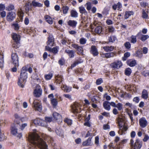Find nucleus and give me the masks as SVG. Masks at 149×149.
I'll return each mask as SVG.
<instances>
[{"mask_svg": "<svg viewBox=\"0 0 149 149\" xmlns=\"http://www.w3.org/2000/svg\"><path fill=\"white\" fill-rule=\"evenodd\" d=\"M103 105L104 108L106 110L109 111L111 109L110 102L108 101H104L103 104Z\"/></svg>", "mask_w": 149, "mask_h": 149, "instance_id": "nucleus-22", "label": "nucleus"}, {"mask_svg": "<svg viewBox=\"0 0 149 149\" xmlns=\"http://www.w3.org/2000/svg\"><path fill=\"white\" fill-rule=\"evenodd\" d=\"M139 33L136 36L132 35L130 37V42L131 43L134 44L137 41L136 38L137 36H138Z\"/></svg>", "mask_w": 149, "mask_h": 149, "instance_id": "nucleus-35", "label": "nucleus"}, {"mask_svg": "<svg viewBox=\"0 0 149 149\" xmlns=\"http://www.w3.org/2000/svg\"><path fill=\"white\" fill-rule=\"evenodd\" d=\"M128 129V127L127 126L125 125L122 127V129H119L120 130L118 132L119 134L122 135L125 134V132H126Z\"/></svg>", "mask_w": 149, "mask_h": 149, "instance_id": "nucleus-27", "label": "nucleus"}, {"mask_svg": "<svg viewBox=\"0 0 149 149\" xmlns=\"http://www.w3.org/2000/svg\"><path fill=\"white\" fill-rule=\"evenodd\" d=\"M139 98L138 97H135L133 99V101L136 103H138L139 102Z\"/></svg>", "mask_w": 149, "mask_h": 149, "instance_id": "nucleus-64", "label": "nucleus"}, {"mask_svg": "<svg viewBox=\"0 0 149 149\" xmlns=\"http://www.w3.org/2000/svg\"><path fill=\"white\" fill-rule=\"evenodd\" d=\"M33 122L36 125H40L42 126H46V122L44 120L39 119L36 118L33 120Z\"/></svg>", "mask_w": 149, "mask_h": 149, "instance_id": "nucleus-6", "label": "nucleus"}, {"mask_svg": "<svg viewBox=\"0 0 149 149\" xmlns=\"http://www.w3.org/2000/svg\"><path fill=\"white\" fill-rule=\"evenodd\" d=\"M5 139V137L3 133H1V130L0 129V141L3 140Z\"/></svg>", "mask_w": 149, "mask_h": 149, "instance_id": "nucleus-56", "label": "nucleus"}, {"mask_svg": "<svg viewBox=\"0 0 149 149\" xmlns=\"http://www.w3.org/2000/svg\"><path fill=\"white\" fill-rule=\"evenodd\" d=\"M48 40L47 42V44L48 46H53L54 41L53 37L51 35H49L48 38Z\"/></svg>", "mask_w": 149, "mask_h": 149, "instance_id": "nucleus-21", "label": "nucleus"}, {"mask_svg": "<svg viewBox=\"0 0 149 149\" xmlns=\"http://www.w3.org/2000/svg\"><path fill=\"white\" fill-rule=\"evenodd\" d=\"M19 127V123L11 127V133L12 134L18 137L19 139L22 136L21 132L18 131L17 128Z\"/></svg>", "mask_w": 149, "mask_h": 149, "instance_id": "nucleus-3", "label": "nucleus"}, {"mask_svg": "<svg viewBox=\"0 0 149 149\" xmlns=\"http://www.w3.org/2000/svg\"><path fill=\"white\" fill-rule=\"evenodd\" d=\"M139 123L141 127L144 128L147 125L148 122L145 118L142 117L139 120Z\"/></svg>", "mask_w": 149, "mask_h": 149, "instance_id": "nucleus-13", "label": "nucleus"}, {"mask_svg": "<svg viewBox=\"0 0 149 149\" xmlns=\"http://www.w3.org/2000/svg\"><path fill=\"white\" fill-rule=\"evenodd\" d=\"M33 6L35 7H41L42 4L38 2L33 1L32 2Z\"/></svg>", "mask_w": 149, "mask_h": 149, "instance_id": "nucleus-41", "label": "nucleus"}, {"mask_svg": "<svg viewBox=\"0 0 149 149\" xmlns=\"http://www.w3.org/2000/svg\"><path fill=\"white\" fill-rule=\"evenodd\" d=\"M117 108L118 110L120 111L123 109V105L120 103H118L116 104V107Z\"/></svg>", "mask_w": 149, "mask_h": 149, "instance_id": "nucleus-52", "label": "nucleus"}, {"mask_svg": "<svg viewBox=\"0 0 149 149\" xmlns=\"http://www.w3.org/2000/svg\"><path fill=\"white\" fill-rule=\"evenodd\" d=\"M124 45L126 49H129L130 48L131 45L130 43L128 42H125L124 44Z\"/></svg>", "mask_w": 149, "mask_h": 149, "instance_id": "nucleus-51", "label": "nucleus"}, {"mask_svg": "<svg viewBox=\"0 0 149 149\" xmlns=\"http://www.w3.org/2000/svg\"><path fill=\"white\" fill-rule=\"evenodd\" d=\"M130 55V54L129 52H127L125 53L124 55V57L122 58V59L125 61L126 60L127 58L129 57Z\"/></svg>", "mask_w": 149, "mask_h": 149, "instance_id": "nucleus-45", "label": "nucleus"}, {"mask_svg": "<svg viewBox=\"0 0 149 149\" xmlns=\"http://www.w3.org/2000/svg\"><path fill=\"white\" fill-rule=\"evenodd\" d=\"M11 59L13 63L15 66H19V58L17 54L13 53L11 54Z\"/></svg>", "mask_w": 149, "mask_h": 149, "instance_id": "nucleus-5", "label": "nucleus"}, {"mask_svg": "<svg viewBox=\"0 0 149 149\" xmlns=\"http://www.w3.org/2000/svg\"><path fill=\"white\" fill-rule=\"evenodd\" d=\"M136 56L139 58H141L143 56L142 52L139 51H137L136 53Z\"/></svg>", "mask_w": 149, "mask_h": 149, "instance_id": "nucleus-54", "label": "nucleus"}, {"mask_svg": "<svg viewBox=\"0 0 149 149\" xmlns=\"http://www.w3.org/2000/svg\"><path fill=\"white\" fill-rule=\"evenodd\" d=\"M63 13L64 14H66L68 13L69 10V7L67 6H63L62 7Z\"/></svg>", "mask_w": 149, "mask_h": 149, "instance_id": "nucleus-37", "label": "nucleus"}, {"mask_svg": "<svg viewBox=\"0 0 149 149\" xmlns=\"http://www.w3.org/2000/svg\"><path fill=\"white\" fill-rule=\"evenodd\" d=\"M134 14V13L133 11H126L125 12L124 15V18L125 19H127L131 15H133Z\"/></svg>", "mask_w": 149, "mask_h": 149, "instance_id": "nucleus-32", "label": "nucleus"}, {"mask_svg": "<svg viewBox=\"0 0 149 149\" xmlns=\"http://www.w3.org/2000/svg\"><path fill=\"white\" fill-rule=\"evenodd\" d=\"M142 143L139 139H137L133 146L134 149H140L142 146Z\"/></svg>", "mask_w": 149, "mask_h": 149, "instance_id": "nucleus-17", "label": "nucleus"}, {"mask_svg": "<svg viewBox=\"0 0 149 149\" xmlns=\"http://www.w3.org/2000/svg\"><path fill=\"white\" fill-rule=\"evenodd\" d=\"M92 138H89L86 141H84L83 143V145L84 146H88L91 145L92 143L91 141Z\"/></svg>", "mask_w": 149, "mask_h": 149, "instance_id": "nucleus-28", "label": "nucleus"}, {"mask_svg": "<svg viewBox=\"0 0 149 149\" xmlns=\"http://www.w3.org/2000/svg\"><path fill=\"white\" fill-rule=\"evenodd\" d=\"M148 93L147 91L145 89L143 90L142 92V97L144 99H146L148 98Z\"/></svg>", "mask_w": 149, "mask_h": 149, "instance_id": "nucleus-30", "label": "nucleus"}, {"mask_svg": "<svg viewBox=\"0 0 149 149\" xmlns=\"http://www.w3.org/2000/svg\"><path fill=\"white\" fill-rule=\"evenodd\" d=\"M149 139V136L148 135L145 134L144 135V138L143 139V140L144 142L147 141Z\"/></svg>", "mask_w": 149, "mask_h": 149, "instance_id": "nucleus-62", "label": "nucleus"}, {"mask_svg": "<svg viewBox=\"0 0 149 149\" xmlns=\"http://www.w3.org/2000/svg\"><path fill=\"white\" fill-rule=\"evenodd\" d=\"M114 47L112 46H105L103 47L104 51L107 52L112 51L114 49Z\"/></svg>", "mask_w": 149, "mask_h": 149, "instance_id": "nucleus-25", "label": "nucleus"}, {"mask_svg": "<svg viewBox=\"0 0 149 149\" xmlns=\"http://www.w3.org/2000/svg\"><path fill=\"white\" fill-rule=\"evenodd\" d=\"M103 82V80L102 78L96 80V84L97 85L100 84Z\"/></svg>", "mask_w": 149, "mask_h": 149, "instance_id": "nucleus-58", "label": "nucleus"}, {"mask_svg": "<svg viewBox=\"0 0 149 149\" xmlns=\"http://www.w3.org/2000/svg\"><path fill=\"white\" fill-rule=\"evenodd\" d=\"M70 13V16L72 17L76 18L78 17V13L74 9L71 10Z\"/></svg>", "mask_w": 149, "mask_h": 149, "instance_id": "nucleus-24", "label": "nucleus"}, {"mask_svg": "<svg viewBox=\"0 0 149 149\" xmlns=\"http://www.w3.org/2000/svg\"><path fill=\"white\" fill-rule=\"evenodd\" d=\"M116 52H111L106 53V58H112L114 56H116Z\"/></svg>", "mask_w": 149, "mask_h": 149, "instance_id": "nucleus-34", "label": "nucleus"}, {"mask_svg": "<svg viewBox=\"0 0 149 149\" xmlns=\"http://www.w3.org/2000/svg\"><path fill=\"white\" fill-rule=\"evenodd\" d=\"M53 76L52 73H49L48 74L45 75V77L46 80H50Z\"/></svg>", "mask_w": 149, "mask_h": 149, "instance_id": "nucleus-42", "label": "nucleus"}, {"mask_svg": "<svg viewBox=\"0 0 149 149\" xmlns=\"http://www.w3.org/2000/svg\"><path fill=\"white\" fill-rule=\"evenodd\" d=\"M42 90L40 86L38 85V88H36L34 90L33 93L34 96L36 97H39L42 94Z\"/></svg>", "mask_w": 149, "mask_h": 149, "instance_id": "nucleus-11", "label": "nucleus"}, {"mask_svg": "<svg viewBox=\"0 0 149 149\" xmlns=\"http://www.w3.org/2000/svg\"><path fill=\"white\" fill-rule=\"evenodd\" d=\"M102 31V28L101 26H98L96 27L95 29L96 33L98 34L100 33Z\"/></svg>", "mask_w": 149, "mask_h": 149, "instance_id": "nucleus-36", "label": "nucleus"}, {"mask_svg": "<svg viewBox=\"0 0 149 149\" xmlns=\"http://www.w3.org/2000/svg\"><path fill=\"white\" fill-rule=\"evenodd\" d=\"M48 97L50 99L51 103L54 107H56L57 105L58 101L57 100L54 98V95L53 93L49 94Z\"/></svg>", "mask_w": 149, "mask_h": 149, "instance_id": "nucleus-9", "label": "nucleus"}, {"mask_svg": "<svg viewBox=\"0 0 149 149\" xmlns=\"http://www.w3.org/2000/svg\"><path fill=\"white\" fill-rule=\"evenodd\" d=\"M61 89L64 91L66 93H69L72 89V87L71 86H68L65 84H63L61 87Z\"/></svg>", "mask_w": 149, "mask_h": 149, "instance_id": "nucleus-15", "label": "nucleus"}, {"mask_svg": "<svg viewBox=\"0 0 149 149\" xmlns=\"http://www.w3.org/2000/svg\"><path fill=\"white\" fill-rule=\"evenodd\" d=\"M142 17L144 19H147L148 18V12L147 11H146V10H142Z\"/></svg>", "mask_w": 149, "mask_h": 149, "instance_id": "nucleus-38", "label": "nucleus"}, {"mask_svg": "<svg viewBox=\"0 0 149 149\" xmlns=\"http://www.w3.org/2000/svg\"><path fill=\"white\" fill-rule=\"evenodd\" d=\"M16 14L12 11L8 13L6 16V19L8 22H11L15 18Z\"/></svg>", "mask_w": 149, "mask_h": 149, "instance_id": "nucleus-8", "label": "nucleus"}, {"mask_svg": "<svg viewBox=\"0 0 149 149\" xmlns=\"http://www.w3.org/2000/svg\"><path fill=\"white\" fill-rule=\"evenodd\" d=\"M80 105L78 103H75L72 106V112L74 113H78L80 111Z\"/></svg>", "mask_w": 149, "mask_h": 149, "instance_id": "nucleus-10", "label": "nucleus"}, {"mask_svg": "<svg viewBox=\"0 0 149 149\" xmlns=\"http://www.w3.org/2000/svg\"><path fill=\"white\" fill-rule=\"evenodd\" d=\"M33 107L36 110L41 112L42 110V106L39 103L33 102Z\"/></svg>", "mask_w": 149, "mask_h": 149, "instance_id": "nucleus-19", "label": "nucleus"}, {"mask_svg": "<svg viewBox=\"0 0 149 149\" xmlns=\"http://www.w3.org/2000/svg\"><path fill=\"white\" fill-rule=\"evenodd\" d=\"M132 72L131 69L130 68H127L125 70V73L126 75H130Z\"/></svg>", "mask_w": 149, "mask_h": 149, "instance_id": "nucleus-46", "label": "nucleus"}, {"mask_svg": "<svg viewBox=\"0 0 149 149\" xmlns=\"http://www.w3.org/2000/svg\"><path fill=\"white\" fill-rule=\"evenodd\" d=\"M116 38L115 36H112L109 37L108 40L109 42H113L116 40Z\"/></svg>", "mask_w": 149, "mask_h": 149, "instance_id": "nucleus-39", "label": "nucleus"}, {"mask_svg": "<svg viewBox=\"0 0 149 149\" xmlns=\"http://www.w3.org/2000/svg\"><path fill=\"white\" fill-rule=\"evenodd\" d=\"M77 23V22L76 21L74 20H69L67 22L68 25L73 28H74L76 27Z\"/></svg>", "mask_w": 149, "mask_h": 149, "instance_id": "nucleus-20", "label": "nucleus"}, {"mask_svg": "<svg viewBox=\"0 0 149 149\" xmlns=\"http://www.w3.org/2000/svg\"><path fill=\"white\" fill-rule=\"evenodd\" d=\"M14 6L12 4L9 5L8 7H6V9L8 11H11L14 9Z\"/></svg>", "mask_w": 149, "mask_h": 149, "instance_id": "nucleus-55", "label": "nucleus"}, {"mask_svg": "<svg viewBox=\"0 0 149 149\" xmlns=\"http://www.w3.org/2000/svg\"><path fill=\"white\" fill-rule=\"evenodd\" d=\"M57 134L60 136L62 137L63 136V131L60 129H56L55 130Z\"/></svg>", "mask_w": 149, "mask_h": 149, "instance_id": "nucleus-44", "label": "nucleus"}, {"mask_svg": "<svg viewBox=\"0 0 149 149\" xmlns=\"http://www.w3.org/2000/svg\"><path fill=\"white\" fill-rule=\"evenodd\" d=\"M46 21L49 24H52L53 23V20L52 18L49 15H46L45 17Z\"/></svg>", "mask_w": 149, "mask_h": 149, "instance_id": "nucleus-33", "label": "nucleus"}, {"mask_svg": "<svg viewBox=\"0 0 149 149\" xmlns=\"http://www.w3.org/2000/svg\"><path fill=\"white\" fill-rule=\"evenodd\" d=\"M122 4L119 2H118L117 4H114L112 6L113 9L114 10L117 9L118 10L121 11L122 10Z\"/></svg>", "mask_w": 149, "mask_h": 149, "instance_id": "nucleus-16", "label": "nucleus"}, {"mask_svg": "<svg viewBox=\"0 0 149 149\" xmlns=\"http://www.w3.org/2000/svg\"><path fill=\"white\" fill-rule=\"evenodd\" d=\"M12 27L15 31H18L19 28L20 26L17 22L11 24Z\"/></svg>", "mask_w": 149, "mask_h": 149, "instance_id": "nucleus-31", "label": "nucleus"}, {"mask_svg": "<svg viewBox=\"0 0 149 149\" xmlns=\"http://www.w3.org/2000/svg\"><path fill=\"white\" fill-rule=\"evenodd\" d=\"M58 47L56 46L55 47H53L51 49V52H52L54 54H56L58 52Z\"/></svg>", "mask_w": 149, "mask_h": 149, "instance_id": "nucleus-50", "label": "nucleus"}, {"mask_svg": "<svg viewBox=\"0 0 149 149\" xmlns=\"http://www.w3.org/2000/svg\"><path fill=\"white\" fill-rule=\"evenodd\" d=\"M118 126L119 127V129H122V127L125 125L123 122H119L118 123Z\"/></svg>", "mask_w": 149, "mask_h": 149, "instance_id": "nucleus-61", "label": "nucleus"}, {"mask_svg": "<svg viewBox=\"0 0 149 149\" xmlns=\"http://www.w3.org/2000/svg\"><path fill=\"white\" fill-rule=\"evenodd\" d=\"M53 116L54 118L61 123L62 122V118L61 115L56 112H54L53 113Z\"/></svg>", "mask_w": 149, "mask_h": 149, "instance_id": "nucleus-14", "label": "nucleus"}, {"mask_svg": "<svg viewBox=\"0 0 149 149\" xmlns=\"http://www.w3.org/2000/svg\"><path fill=\"white\" fill-rule=\"evenodd\" d=\"M99 138L98 136H96L95 138V143L97 146L99 145Z\"/></svg>", "mask_w": 149, "mask_h": 149, "instance_id": "nucleus-60", "label": "nucleus"}, {"mask_svg": "<svg viewBox=\"0 0 149 149\" xmlns=\"http://www.w3.org/2000/svg\"><path fill=\"white\" fill-rule=\"evenodd\" d=\"M97 96L95 95H93L92 97L90 98L91 100L93 102H95L98 99Z\"/></svg>", "mask_w": 149, "mask_h": 149, "instance_id": "nucleus-57", "label": "nucleus"}, {"mask_svg": "<svg viewBox=\"0 0 149 149\" xmlns=\"http://www.w3.org/2000/svg\"><path fill=\"white\" fill-rule=\"evenodd\" d=\"M78 52V53L79 54H82L83 53V48L81 46H79L78 48L77 49Z\"/></svg>", "mask_w": 149, "mask_h": 149, "instance_id": "nucleus-53", "label": "nucleus"}, {"mask_svg": "<svg viewBox=\"0 0 149 149\" xmlns=\"http://www.w3.org/2000/svg\"><path fill=\"white\" fill-rule=\"evenodd\" d=\"M123 65L122 62L120 61H116L110 64V66L112 68L118 69Z\"/></svg>", "mask_w": 149, "mask_h": 149, "instance_id": "nucleus-7", "label": "nucleus"}, {"mask_svg": "<svg viewBox=\"0 0 149 149\" xmlns=\"http://www.w3.org/2000/svg\"><path fill=\"white\" fill-rule=\"evenodd\" d=\"M31 78L33 79L36 80L38 82H40V79L38 78L37 74H33L32 75Z\"/></svg>", "mask_w": 149, "mask_h": 149, "instance_id": "nucleus-43", "label": "nucleus"}, {"mask_svg": "<svg viewBox=\"0 0 149 149\" xmlns=\"http://www.w3.org/2000/svg\"><path fill=\"white\" fill-rule=\"evenodd\" d=\"M65 52L68 54L70 58H73L74 56V52L73 50L66 49Z\"/></svg>", "mask_w": 149, "mask_h": 149, "instance_id": "nucleus-29", "label": "nucleus"}, {"mask_svg": "<svg viewBox=\"0 0 149 149\" xmlns=\"http://www.w3.org/2000/svg\"><path fill=\"white\" fill-rule=\"evenodd\" d=\"M56 81L58 84H60L63 81V79L62 76L58 75L55 77Z\"/></svg>", "mask_w": 149, "mask_h": 149, "instance_id": "nucleus-26", "label": "nucleus"}, {"mask_svg": "<svg viewBox=\"0 0 149 149\" xmlns=\"http://www.w3.org/2000/svg\"><path fill=\"white\" fill-rule=\"evenodd\" d=\"M29 141L31 143L30 149H48L47 145L36 132L29 134Z\"/></svg>", "mask_w": 149, "mask_h": 149, "instance_id": "nucleus-1", "label": "nucleus"}, {"mask_svg": "<svg viewBox=\"0 0 149 149\" xmlns=\"http://www.w3.org/2000/svg\"><path fill=\"white\" fill-rule=\"evenodd\" d=\"M64 121L68 125H71L72 124V121L71 120L66 118L64 120Z\"/></svg>", "mask_w": 149, "mask_h": 149, "instance_id": "nucleus-59", "label": "nucleus"}, {"mask_svg": "<svg viewBox=\"0 0 149 149\" xmlns=\"http://www.w3.org/2000/svg\"><path fill=\"white\" fill-rule=\"evenodd\" d=\"M149 37V36L148 35H142L140 39L142 41L144 42Z\"/></svg>", "mask_w": 149, "mask_h": 149, "instance_id": "nucleus-49", "label": "nucleus"}, {"mask_svg": "<svg viewBox=\"0 0 149 149\" xmlns=\"http://www.w3.org/2000/svg\"><path fill=\"white\" fill-rule=\"evenodd\" d=\"M87 40L84 38H81L79 40V43L81 45H84L86 43Z\"/></svg>", "mask_w": 149, "mask_h": 149, "instance_id": "nucleus-47", "label": "nucleus"}, {"mask_svg": "<svg viewBox=\"0 0 149 149\" xmlns=\"http://www.w3.org/2000/svg\"><path fill=\"white\" fill-rule=\"evenodd\" d=\"M126 63L130 67H134L136 64V61L135 60L130 59L126 61Z\"/></svg>", "mask_w": 149, "mask_h": 149, "instance_id": "nucleus-18", "label": "nucleus"}, {"mask_svg": "<svg viewBox=\"0 0 149 149\" xmlns=\"http://www.w3.org/2000/svg\"><path fill=\"white\" fill-rule=\"evenodd\" d=\"M27 68L26 67L22 68L20 74V77L18 78V85L21 88H23L24 84L26 81L28 77Z\"/></svg>", "mask_w": 149, "mask_h": 149, "instance_id": "nucleus-2", "label": "nucleus"}, {"mask_svg": "<svg viewBox=\"0 0 149 149\" xmlns=\"http://www.w3.org/2000/svg\"><path fill=\"white\" fill-rule=\"evenodd\" d=\"M104 97L107 100H110L111 99L110 96L108 95L107 93H106L104 94Z\"/></svg>", "mask_w": 149, "mask_h": 149, "instance_id": "nucleus-63", "label": "nucleus"}, {"mask_svg": "<svg viewBox=\"0 0 149 149\" xmlns=\"http://www.w3.org/2000/svg\"><path fill=\"white\" fill-rule=\"evenodd\" d=\"M108 30L109 32L112 33L114 32L115 29L113 26H109L108 27Z\"/></svg>", "mask_w": 149, "mask_h": 149, "instance_id": "nucleus-48", "label": "nucleus"}, {"mask_svg": "<svg viewBox=\"0 0 149 149\" xmlns=\"http://www.w3.org/2000/svg\"><path fill=\"white\" fill-rule=\"evenodd\" d=\"M12 36L13 40L15 41V43L13 44V47L14 48H17L19 47L18 45L19 43V41L20 40V36L16 33H14L13 34Z\"/></svg>", "mask_w": 149, "mask_h": 149, "instance_id": "nucleus-4", "label": "nucleus"}, {"mask_svg": "<svg viewBox=\"0 0 149 149\" xmlns=\"http://www.w3.org/2000/svg\"><path fill=\"white\" fill-rule=\"evenodd\" d=\"M92 3L90 2H87L85 6H86V9L89 11L91 10L92 8Z\"/></svg>", "mask_w": 149, "mask_h": 149, "instance_id": "nucleus-40", "label": "nucleus"}, {"mask_svg": "<svg viewBox=\"0 0 149 149\" xmlns=\"http://www.w3.org/2000/svg\"><path fill=\"white\" fill-rule=\"evenodd\" d=\"M90 53L94 56H96L98 55L99 52L97 47L95 45H92L90 50Z\"/></svg>", "mask_w": 149, "mask_h": 149, "instance_id": "nucleus-12", "label": "nucleus"}, {"mask_svg": "<svg viewBox=\"0 0 149 149\" xmlns=\"http://www.w3.org/2000/svg\"><path fill=\"white\" fill-rule=\"evenodd\" d=\"M79 12L82 15L84 14L85 15H88V12L86 10L84 7L83 6H81L79 8Z\"/></svg>", "mask_w": 149, "mask_h": 149, "instance_id": "nucleus-23", "label": "nucleus"}]
</instances>
